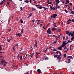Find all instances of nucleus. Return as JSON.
<instances>
[{
	"label": "nucleus",
	"instance_id": "1",
	"mask_svg": "<svg viewBox=\"0 0 74 74\" xmlns=\"http://www.w3.org/2000/svg\"><path fill=\"white\" fill-rule=\"evenodd\" d=\"M66 34H69V36H73L74 35V32L73 31L72 34L71 32H69V31H68L66 32Z\"/></svg>",
	"mask_w": 74,
	"mask_h": 74
},
{
	"label": "nucleus",
	"instance_id": "2",
	"mask_svg": "<svg viewBox=\"0 0 74 74\" xmlns=\"http://www.w3.org/2000/svg\"><path fill=\"white\" fill-rule=\"evenodd\" d=\"M47 32L48 34H50L51 33V31L50 30V28H49L47 30Z\"/></svg>",
	"mask_w": 74,
	"mask_h": 74
},
{
	"label": "nucleus",
	"instance_id": "3",
	"mask_svg": "<svg viewBox=\"0 0 74 74\" xmlns=\"http://www.w3.org/2000/svg\"><path fill=\"white\" fill-rule=\"evenodd\" d=\"M56 10H57V8H59V9H60V6H59L58 4H56Z\"/></svg>",
	"mask_w": 74,
	"mask_h": 74
},
{
	"label": "nucleus",
	"instance_id": "4",
	"mask_svg": "<svg viewBox=\"0 0 74 74\" xmlns=\"http://www.w3.org/2000/svg\"><path fill=\"white\" fill-rule=\"evenodd\" d=\"M1 63H5V64H7V62L5 61L4 60H2L1 61Z\"/></svg>",
	"mask_w": 74,
	"mask_h": 74
},
{
	"label": "nucleus",
	"instance_id": "5",
	"mask_svg": "<svg viewBox=\"0 0 74 74\" xmlns=\"http://www.w3.org/2000/svg\"><path fill=\"white\" fill-rule=\"evenodd\" d=\"M57 16V14H53V18H55Z\"/></svg>",
	"mask_w": 74,
	"mask_h": 74
},
{
	"label": "nucleus",
	"instance_id": "6",
	"mask_svg": "<svg viewBox=\"0 0 74 74\" xmlns=\"http://www.w3.org/2000/svg\"><path fill=\"white\" fill-rule=\"evenodd\" d=\"M37 71L38 72V73H41V71L40 69H38L37 70Z\"/></svg>",
	"mask_w": 74,
	"mask_h": 74
},
{
	"label": "nucleus",
	"instance_id": "7",
	"mask_svg": "<svg viewBox=\"0 0 74 74\" xmlns=\"http://www.w3.org/2000/svg\"><path fill=\"white\" fill-rule=\"evenodd\" d=\"M56 0V2H57V3H56V4H58V3H60V1H59V0Z\"/></svg>",
	"mask_w": 74,
	"mask_h": 74
},
{
	"label": "nucleus",
	"instance_id": "8",
	"mask_svg": "<svg viewBox=\"0 0 74 74\" xmlns=\"http://www.w3.org/2000/svg\"><path fill=\"white\" fill-rule=\"evenodd\" d=\"M62 45H64V47L66 46V42L65 41H64L62 42Z\"/></svg>",
	"mask_w": 74,
	"mask_h": 74
},
{
	"label": "nucleus",
	"instance_id": "9",
	"mask_svg": "<svg viewBox=\"0 0 74 74\" xmlns=\"http://www.w3.org/2000/svg\"><path fill=\"white\" fill-rule=\"evenodd\" d=\"M62 47H58V49H59V50H62Z\"/></svg>",
	"mask_w": 74,
	"mask_h": 74
},
{
	"label": "nucleus",
	"instance_id": "10",
	"mask_svg": "<svg viewBox=\"0 0 74 74\" xmlns=\"http://www.w3.org/2000/svg\"><path fill=\"white\" fill-rule=\"evenodd\" d=\"M67 58H69V59H73V58L71 56H68Z\"/></svg>",
	"mask_w": 74,
	"mask_h": 74
},
{
	"label": "nucleus",
	"instance_id": "11",
	"mask_svg": "<svg viewBox=\"0 0 74 74\" xmlns=\"http://www.w3.org/2000/svg\"><path fill=\"white\" fill-rule=\"evenodd\" d=\"M57 59H62V58L60 57V56L58 55L57 57Z\"/></svg>",
	"mask_w": 74,
	"mask_h": 74
},
{
	"label": "nucleus",
	"instance_id": "12",
	"mask_svg": "<svg viewBox=\"0 0 74 74\" xmlns=\"http://www.w3.org/2000/svg\"><path fill=\"white\" fill-rule=\"evenodd\" d=\"M20 22H21V23H23V20L22 19L20 21Z\"/></svg>",
	"mask_w": 74,
	"mask_h": 74
},
{
	"label": "nucleus",
	"instance_id": "13",
	"mask_svg": "<svg viewBox=\"0 0 74 74\" xmlns=\"http://www.w3.org/2000/svg\"><path fill=\"white\" fill-rule=\"evenodd\" d=\"M56 28H55V27H53L52 28V31H54L56 30V29H55Z\"/></svg>",
	"mask_w": 74,
	"mask_h": 74
},
{
	"label": "nucleus",
	"instance_id": "14",
	"mask_svg": "<svg viewBox=\"0 0 74 74\" xmlns=\"http://www.w3.org/2000/svg\"><path fill=\"white\" fill-rule=\"evenodd\" d=\"M16 35L18 36L19 37H20L21 35V34L20 33H18L17 34H16Z\"/></svg>",
	"mask_w": 74,
	"mask_h": 74
},
{
	"label": "nucleus",
	"instance_id": "15",
	"mask_svg": "<svg viewBox=\"0 0 74 74\" xmlns=\"http://www.w3.org/2000/svg\"><path fill=\"white\" fill-rule=\"evenodd\" d=\"M72 37H72L71 39V40H74V35L73 36H72Z\"/></svg>",
	"mask_w": 74,
	"mask_h": 74
},
{
	"label": "nucleus",
	"instance_id": "16",
	"mask_svg": "<svg viewBox=\"0 0 74 74\" xmlns=\"http://www.w3.org/2000/svg\"><path fill=\"white\" fill-rule=\"evenodd\" d=\"M29 2V1H27V0H26L24 1V3H28Z\"/></svg>",
	"mask_w": 74,
	"mask_h": 74
},
{
	"label": "nucleus",
	"instance_id": "17",
	"mask_svg": "<svg viewBox=\"0 0 74 74\" xmlns=\"http://www.w3.org/2000/svg\"><path fill=\"white\" fill-rule=\"evenodd\" d=\"M50 8H51V10H53V8H52V6H50Z\"/></svg>",
	"mask_w": 74,
	"mask_h": 74
},
{
	"label": "nucleus",
	"instance_id": "18",
	"mask_svg": "<svg viewBox=\"0 0 74 74\" xmlns=\"http://www.w3.org/2000/svg\"><path fill=\"white\" fill-rule=\"evenodd\" d=\"M32 11H36V10L34 8H32Z\"/></svg>",
	"mask_w": 74,
	"mask_h": 74
},
{
	"label": "nucleus",
	"instance_id": "19",
	"mask_svg": "<svg viewBox=\"0 0 74 74\" xmlns=\"http://www.w3.org/2000/svg\"><path fill=\"white\" fill-rule=\"evenodd\" d=\"M66 3H68V4H69V0H66Z\"/></svg>",
	"mask_w": 74,
	"mask_h": 74
},
{
	"label": "nucleus",
	"instance_id": "20",
	"mask_svg": "<svg viewBox=\"0 0 74 74\" xmlns=\"http://www.w3.org/2000/svg\"><path fill=\"white\" fill-rule=\"evenodd\" d=\"M68 43H70V40H69L67 43H66V44H67Z\"/></svg>",
	"mask_w": 74,
	"mask_h": 74
},
{
	"label": "nucleus",
	"instance_id": "21",
	"mask_svg": "<svg viewBox=\"0 0 74 74\" xmlns=\"http://www.w3.org/2000/svg\"><path fill=\"white\" fill-rule=\"evenodd\" d=\"M3 1H2L0 3V5H1V4H3Z\"/></svg>",
	"mask_w": 74,
	"mask_h": 74
},
{
	"label": "nucleus",
	"instance_id": "22",
	"mask_svg": "<svg viewBox=\"0 0 74 74\" xmlns=\"http://www.w3.org/2000/svg\"><path fill=\"white\" fill-rule=\"evenodd\" d=\"M45 60H48V57H46L45 58Z\"/></svg>",
	"mask_w": 74,
	"mask_h": 74
},
{
	"label": "nucleus",
	"instance_id": "23",
	"mask_svg": "<svg viewBox=\"0 0 74 74\" xmlns=\"http://www.w3.org/2000/svg\"><path fill=\"white\" fill-rule=\"evenodd\" d=\"M70 21L71 22V19H69L68 21H67V22H69Z\"/></svg>",
	"mask_w": 74,
	"mask_h": 74
},
{
	"label": "nucleus",
	"instance_id": "24",
	"mask_svg": "<svg viewBox=\"0 0 74 74\" xmlns=\"http://www.w3.org/2000/svg\"><path fill=\"white\" fill-rule=\"evenodd\" d=\"M20 60H22V59H23L22 58V56H20Z\"/></svg>",
	"mask_w": 74,
	"mask_h": 74
},
{
	"label": "nucleus",
	"instance_id": "25",
	"mask_svg": "<svg viewBox=\"0 0 74 74\" xmlns=\"http://www.w3.org/2000/svg\"><path fill=\"white\" fill-rule=\"evenodd\" d=\"M32 13H30L29 14V15L28 17H30V16H32Z\"/></svg>",
	"mask_w": 74,
	"mask_h": 74
},
{
	"label": "nucleus",
	"instance_id": "26",
	"mask_svg": "<svg viewBox=\"0 0 74 74\" xmlns=\"http://www.w3.org/2000/svg\"><path fill=\"white\" fill-rule=\"evenodd\" d=\"M23 28H22L21 29V34H23Z\"/></svg>",
	"mask_w": 74,
	"mask_h": 74
},
{
	"label": "nucleus",
	"instance_id": "27",
	"mask_svg": "<svg viewBox=\"0 0 74 74\" xmlns=\"http://www.w3.org/2000/svg\"><path fill=\"white\" fill-rule=\"evenodd\" d=\"M38 8L39 9H42V6L41 7H38Z\"/></svg>",
	"mask_w": 74,
	"mask_h": 74
},
{
	"label": "nucleus",
	"instance_id": "28",
	"mask_svg": "<svg viewBox=\"0 0 74 74\" xmlns=\"http://www.w3.org/2000/svg\"><path fill=\"white\" fill-rule=\"evenodd\" d=\"M65 52H67V51H68V50H69V49H67V50H66V49H65Z\"/></svg>",
	"mask_w": 74,
	"mask_h": 74
},
{
	"label": "nucleus",
	"instance_id": "29",
	"mask_svg": "<svg viewBox=\"0 0 74 74\" xmlns=\"http://www.w3.org/2000/svg\"><path fill=\"white\" fill-rule=\"evenodd\" d=\"M53 36L54 37H57V36H56L55 35H53Z\"/></svg>",
	"mask_w": 74,
	"mask_h": 74
},
{
	"label": "nucleus",
	"instance_id": "30",
	"mask_svg": "<svg viewBox=\"0 0 74 74\" xmlns=\"http://www.w3.org/2000/svg\"><path fill=\"white\" fill-rule=\"evenodd\" d=\"M55 58H56L58 56V55H55L54 56Z\"/></svg>",
	"mask_w": 74,
	"mask_h": 74
},
{
	"label": "nucleus",
	"instance_id": "31",
	"mask_svg": "<svg viewBox=\"0 0 74 74\" xmlns=\"http://www.w3.org/2000/svg\"><path fill=\"white\" fill-rule=\"evenodd\" d=\"M47 27H45V26H44L43 27V29H46Z\"/></svg>",
	"mask_w": 74,
	"mask_h": 74
},
{
	"label": "nucleus",
	"instance_id": "32",
	"mask_svg": "<svg viewBox=\"0 0 74 74\" xmlns=\"http://www.w3.org/2000/svg\"><path fill=\"white\" fill-rule=\"evenodd\" d=\"M37 44H35L34 45V47H37Z\"/></svg>",
	"mask_w": 74,
	"mask_h": 74
},
{
	"label": "nucleus",
	"instance_id": "33",
	"mask_svg": "<svg viewBox=\"0 0 74 74\" xmlns=\"http://www.w3.org/2000/svg\"><path fill=\"white\" fill-rule=\"evenodd\" d=\"M32 21L33 23H34V21H35V19H34L32 20Z\"/></svg>",
	"mask_w": 74,
	"mask_h": 74
},
{
	"label": "nucleus",
	"instance_id": "34",
	"mask_svg": "<svg viewBox=\"0 0 74 74\" xmlns=\"http://www.w3.org/2000/svg\"><path fill=\"white\" fill-rule=\"evenodd\" d=\"M65 47H64V49H67V48H66V46H64Z\"/></svg>",
	"mask_w": 74,
	"mask_h": 74
},
{
	"label": "nucleus",
	"instance_id": "35",
	"mask_svg": "<svg viewBox=\"0 0 74 74\" xmlns=\"http://www.w3.org/2000/svg\"><path fill=\"white\" fill-rule=\"evenodd\" d=\"M35 44H37V41L36 40H35Z\"/></svg>",
	"mask_w": 74,
	"mask_h": 74
},
{
	"label": "nucleus",
	"instance_id": "36",
	"mask_svg": "<svg viewBox=\"0 0 74 74\" xmlns=\"http://www.w3.org/2000/svg\"><path fill=\"white\" fill-rule=\"evenodd\" d=\"M65 12H66V13H67V12H68L67 10H65Z\"/></svg>",
	"mask_w": 74,
	"mask_h": 74
},
{
	"label": "nucleus",
	"instance_id": "37",
	"mask_svg": "<svg viewBox=\"0 0 74 74\" xmlns=\"http://www.w3.org/2000/svg\"><path fill=\"white\" fill-rule=\"evenodd\" d=\"M37 21H38V22H39V23H40L41 22V21H40V20H36Z\"/></svg>",
	"mask_w": 74,
	"mask_h": 74
},
{
	"label": "nucleus",
	"instance_id": "38",
	"mask_svg": "<svg viewBox=\"0 0 74 74\" xmlns=\"http://www.w3.org/2000/svg\"><path fill=\"white\" fill-rule=\"evenodd\" d=\"M64 45H61V47L62 48V47H64Z\"/></svg>",
	"mask_w": 74,
	"mask_h": 74
},
{
	"label": "nucleus",
	"instance_id": "39",
	"mask_svg": "<svg viewBox=\"0 0 74 74\" xmlns=\"http://www.w3.org/2000/svg\"><path fill=\"white\" fill-rule=\"evenodd\" d=\"M54 26L55 27H58V26H57L56 25H54Z\"/></svg>",
	"mask_w": 74,
	"mask_h": 74
},
{
	"label": "nucleus",
	"instance_id": "40",
	"mask_svg": "<svg viewBox=\"0 0 74 74\" xmlns=\"http://www.w3.org/2000/svg\"><path fill=\"white\" fill-rule=\"evenodd\" d=\"M7 4L8 5H10V2H8L7 3Z\"/></svg>",
	"mask_w": 74,
	"mask_h": 74
},
{
	"label": "nucleus",
	"instance_id": "41",
	"mask_svg": "<svg viewBox=\"0 0 74 74\" xmlns=\"http://www.w3.org/2000/svg\"><path fill=\"white\" fill-rule=\"evenodd\" d=\"M52 3V2H50L48 4H51Z\"/></svg>",
	"mask_w": 74,
	"mask_h": 74
},
{
	"label": "nucleus",
	"instance_id": "42",
	"mask_svg": "<svg viewBox=\"0 0 74 74\" xmlns=\"http://www.w3.org/2000/svg\"><path fill=\"white\" fill-rule=\"evenodd\" d=\"M66 56V54H64V57L65 58Z\"/></svg>",
	"mask_w": 74,
	"mask_h": 74
},
{
	"label": "nucleus",
	"instance_id": "43",
	"mask_svg": "<svg viewBox=\"0 0 74 74\" xmlns=\"http://www.w3.org/2000/svg\"><path fill=\"white\" fill-rule=\"evenodd\" d=\"M57 50L55 49H54L53 50V51H56Z\"/></svg>",
	"mask_w": 74,
	"mask_h": 74
},
{
	"label": "nucleus",
	"instance_id": "44",
	"mask_svg": "<svg viewBox=\"0 0 74 74\" xmlns=\"http://www.w3.org/2000/svg\"><path fill=\"white\" fill-rule=\"evenodd\" d=\"M57 41H58V40H57L56 41H55L54 42H53V43L55 44V43H56L57 42Z\"/></svg>",
	"mask_w": 74,
	"mask_h": 74
},
{
	"label": "nucleus",
	"instance_id": "45",
	"mask_svg": "<svg viewBox=\"0 0 74 74\" xmlns=\"http://www.w3.org/2000/svg\"><path fill=\"white\" fill-rule=\"evenodd\" d=\"M71 21H72V22H74V19H72V20Z\"/></svg>",
	"mask_w": 74,
	"mask_h": 74
},
{
	"label": "nucleus",
	"instance_id": "46",
	"mask_svg": "<svg viewBox=\"0 0 74 74\" xmlns=\"http://www.w3.org/2000/svg\"><path fill=\"white\" fill-rule=\"evenodd\" d=\"M60 62H61L60 60H59V61H58V62H59V63H60Z\"/></svg>",
	"mask_w": 74,
	"mask_h": 74
},
{
	"label": "nucleus",
	"instance_id": "47",
	"mask_svg": "<svg viewBox=\"0 0 74 74\" xmlns=\"http://www.w3.org/2000/svg\"><path fill=\"white\" fill-rule=\"evenodd\" d=\"M49 0H48L47 1V3H48V4L49 3Z\"/></svg>",
	"mask_w": 74,
	"mask_h": 74
},
{
	"label": "nucleus",
	"instance_id": "48",
	"mask_svg": "<svg viewBox=\"0 0 74 74\" xmlns=\"http://www.w3.org/2000/svg\"><path fill=\"white\" fill-rule=\"evenodd\" d=\"M69 5H72V3H69Z\"/></svg>",
	"mask_w": 74,
	"mask_h": 74
},
{
	"label": "nucleus",
	"instance_id": "49",
	"mask_svg": "<svg viewBox=\"0 0 74 74\" xmlns=\"http://www.w3.org/2000/svg\"><path fill=\"white\" fill-rule=\"evenodd\" d=\"M42 26V24H40V27H41V26Z\"/></svg>",
	"mask_w": 74,
	"mask_h": 74
},
{
	"label": "nucleus",
	"instance_id": "50",
	"mask_svg": "<svg viewBox=\"0 0 74 74\" xmlns=\"http://www.w3.org/2000/svg\"><path fill=\"white\" fill-rule=\"evenodd\" d=\"M26 74H29V71L27 72L26 73H25Z\"/></svg>",
	"mask_w": 74,
	"mask_h": 74
},
{
	"label": "nucleus",
	"instance_id": "51",
	"mask_svg": "<svg viewBox=\"0 0 74 74\" xmlns=\"http://www.w3.org/2000/svg\"><path fill=\"white\" fill-rule=\"evenodd\" d=\"M48 50V48H47L45 50L46 51H47Z\"/></svg>",
	"mask_w": 74,
	"mask_h": 74
},
{
	"label": "nucleus",
	"instance_id": "52",
	"mask_svg": "<svg viewBox=\"0 0 74 74\" xmlns=\"http://www.w3.org/2000/svg\"><path fill=\"white\" fill-rule=\"evenodd\" d=\"M68 23H67V24H70V23H71V22H67Z\"/></svg>",
	"mask_w": 74,
	"mask_h": 74
},
{
	"label": "nucleus",
	"instance_id": "53",
	"mask_svg": "<svg viewBox=\"0 0 74 74\" xmlns=\"http://www.w3.org/2000/svg\"><path fill=\"white\" fill-rule=\"evenodd\" d=\"M53 23V25H56V23Z\"/></svg>",
	"mask_w": 74,
	"mask_h": 74
},
{
	"label": "nucleus",
	"instance_id": "54",
	"mask_svg": "<svg viewBox=\"0 0 74 74\" xmlns=\"http://www.w3.org/2000/svg\"><path fill=\"white\" fill-rule=\"evenodd\" d=\"M20 9L21 10H22V7H20Z\"/></svg>",
	"mask_w": 74,
	"mask_h": 74
},
{
	"label": "nucleus",
	"instance_id": "55",
	"mask_svg": "<svg viewBox=\"0 0 74 74\" xmlns=\"http://www.w3.org/2000/svg\"><path fill=\"white\" fill-rule=\"evenodd\" d=\"M18 44H17L16 45H15V47H16V46H18Z\"/></svg>",
	"mask_w": 74,
	"mask_h": 74
},
{
	"label": "nucleus",
	"instance_id": "56",
	"mask_svg": "<svg viewBox=\"0 0 74 74\" xmlns=\"http://www.w3.org/2000/svg\"><path fill=\"white\" fill-rule=\"evenodd\" d=\"M42 8H44V9H45V7H42Z\"/></svg>",
	"mask_w": 74,
	"mask_h": 74
},
{
	"label": "nucleus",
	"instance_id": "57",
	"mask_svg": "<svg viewBox=\"0 0 74 74\" xmlns=\"http://www.w3.org/2000/svg\"><path fill=\"white\" fill-rule=\"evenodd\" d=\"M2 48L1 47H0V50H1Z\"/></svg>",
	"mask_w": 74,
	"mask_h": 74
},
{
	"label": "nucleus",
	"instance_id": "58",
	"mask_svg": "<svg viewBox=\"0 0 74 74\" xmlns=\"http://www.w3.org/2000/svg\"><path fill=\"white\" fill-rule=\"evenodd\" d=\"M11 31V29H10L9 30V32H10Z\"/></svg>",
	"mask_w": 74,
	"mask_h": 74
},
{
	"label": "nucleus",
	"instance_id": "59",
	"mask_svg": "<svg viewBox=\"0 0 74 74\" xmlns=\"http://www.w3.org/2000/svg\"><path fill=\"white\" fill-rule=\"evenodd\" d=\"M68 60L69 61H71V60L69 59H68Z\"/></svg>",
	"mask_w": 74,
	"mask_h": 74
},
{
	"label": "nucleus",
	"instance_id": "60",
	"mask_svg": "<svg viewBox=\"0 0 74 74\" xmlns=\"http://www.w3.org/2000/svg\"><path fill=\"white\" fill-rule=\"evenodd\" d=\"M64 5L65 7H67V5Z\"/></svg>",
	"mask_w": 74,
	"mask_h": 74
},
{
	"label": "nucleus",
	"instance_id": "61",
	"mask_svg": "<svg viewBox=\"0 0 74 74\" xmlns=\"http://www.w3.org/2000/svg\"><path fill=\"white\" fill-rule=\"evenodd\" d=\"M53 10H55V8H53Z\"/></svg>",
	"mask_w": 74,
	"mask_h": 74
},
{
	"label": "nucleus",
	"instance_id": "62",
	"mask_svg": "<svg viewBox=\"0 0 74 74\" xmlns=\"http://www.w3.org/2000/svg\"><path fill=\"white\" fill-rule=\"evenodd\" d=\"M61 31V29H59V32H60Z\"/></svg>",
	"mask_w": 74,
	"mask_h": 74
},
{
	"label": "nucleus",
	"instance_id": "63",
	"mask_svg": "<svg viewBox=\"0 0 74 74\" xmlns=\"http://www.w3.org/2000/svg\"><path fill=\"white\" fill-rule=\"evenodd\" d=\"M35 6H38V5H35Z\"/></svg>",
	"mask_w": 74,
	"mask_h": 74
},
{
	"label": "nucleus",
	"instance_id": "64",
	"mask_svg": "<svg viewBox=\"0 0 74 74\" xmlns=\"http://www.w3.org/2000/svg\"><path fill=\"white\" fill-rule=\"evenodd\" d=\"M46 51L45 50L44 51V52H45V53H46V51Z\"/></svg>",
	"mask_w": 74,
	"mask_h": 74
}]
</instances>
